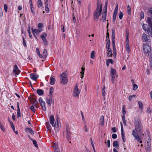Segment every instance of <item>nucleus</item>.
<instances>
[{
	"label": "nucleus",
	"instance_id": "f257e3e1",
	"mask_svg": "<svg viewBox=\"0 0 152 152\" xmlns=\"http://www.w3.org/2000/svg\"><path fill=\"white\" fill-rule=\"evenodd\" d=\"M97 8L94 11L93 14V18L95 21L98 20L99 17L102 13V4H100L99 2H97Z\"/></svg>",
	"mask_w": 152,
	"mask_h": 152
},
{
	"label": "nucleus",
	"instance_id": "f03ea898",
	"mask_svg": "<svg viewBox=\"0 0 152 152\" xmlns=\"http://www.w3.org/2000/svg\"><path fill=\"white\" fill-rule=\"evenodd\" d=\"M134 124L135 129L132 130V133H136L137 132H140L143 128L141 121L139 120H135Z\"/></svg>",
	"mask_w": 152,
	"mask_h": 152
},
{
	"label": "nucleus",
	"instance_id": "7ed1b4c3",
	"mask_svg": "<svg viewBox=\"0 0 152 152\" xmlns=\"http://www.w3.org/2000/svg\"><path fill=\"white\" fill-rule=\"evenodd\" d=\"M60 83L63 85H65L67 83L68 78L67 77L65 72H63L60 75Z\"/></svg>",
	"mask_w": 152,
	"mask_h": 152
},
{
	"label": "nucleus",
	"instance_id": "20e7f679",
	"mask_svg": "<svg viewBox=\"0 0 152 152\" xmlns=\"http://www.w3.org/2000/svg\"><path fill=\"white\" fill-rule=\"evenodd\" d=\"M143 49L145 54L149 53L151 52V47L148 44H144L143 45Z\"/></svg>",
	"mask_w": 152,
	"mask_h": 152
},
{
	"label": "nucleus",
	"instance_id": "39448f33",
	"mask_svg": "<svg viewBox=\"0 0 152 152\" xmlns=\"http://www.w3.org/2000/svg\"><path fill=\"white\" fill-rule=\"evenodd\" d=\"M66 138L67 140L68 141L70 140L72 133L70 131V128L68 125L66 126Z\"/></svg>",
	"mask_w": 152,
	"mask_h": 152
},
{
	"label": "nucleus",
	"instance_id": "423d86ee",
	"mask_svg": "<svg viewBox=\"0 0 152 152\" xmlns=\"http://www.w3.org/2000/svg\"><path fill=\"white\" fill-rule=\"evenodd\" d=\"M80 93V90L78 89L77 86H75L73 90V95L75 97H77L78 98L79 95Z\"/></svg>",
	"mask_w": 152,
	"mask_h": 152
},
{
	"label": "nucleus",
	"instance_id": "0eeeda50",
	"mask_svg": "<svg viewBox=\"0 0 152 152\" xmlns=\"http://www.w3.org/2000/svg\"><path fill=\"white\" fill-rule=\"evenodd\" d=\"M151 139H149L147 141V144L145 146V149L147 152H151Z\"/></svg>",
	"mask_w": 152,
	"mask_h": 152
},
{
	"label": "nucleus",
	"instance_id": "6e6552de",
	"mask_svg": "<svg viewBox=\"0 0 152 152\" xmlns=\"http://www.w3.org/2000/svg\"><path fill=\"white\" fill-rule=\"evenodd\" d=\"M142 38L143 41L146 42H150L151 39L149 36H148L145 34H143L142 37Z\"/></svg>",
	"mask_w": 152,
	"mask_h": 152
},
{
	"label": "nucleus",
	"instance_id": "1a4fd4ad",
	"mask_svg": "<svg viewBox=\"0 0 152 152\" xmlns=\"http://www.w3.org/2000/svg\"><path fill=\"white\" fill-rule=\"evenodd\" d=\"M133 136L136 140L138 142H140V143H142V139L141 137L136 133H132Z\"/></svg>",
	"mask_w": 152,
	"mask_h": 152
},
{
	"label": "nucleus",
	"instance_id": "9d476101",
	"mask_svg": "<svg viewBox=\"0 0 152 152\" xmlns=\"http://www.w3.org/2000/svg\"><path fill=\"white\" fill-rule=\"evenodd\" d=\"M20 71L17 65L15 64L14 67L13 72L15 73L16 75H18L20 72Z\"/></svg>",
	"mask_w": 152,
	"mask_h": 152
},
{
	"label": "nucleus",
	"instance_id": "9b49d317",
	"mask_svg": "<svg viewBox=\"0 0 152 152\" xmlns=\"http://www.w3.org/2000/svg\"><path fill=\"white\" fill-rule=\"evenodd\" d=\"M145 32L147 33L148 35L152 37V27H148L145 30Z\"/></svg>",
	"mask_w": 152,
	"mask_h": 152
},
{
	"label": "nucleus",
	"instance_id": "f8f14e48",
	"mask_svg": "<svg viewBox=\"0 0 152 152\" xmlns=\"http://www.w3.org/2000/svg\"><path fill=\"white\" fill-rule=\"evenodd\" d=\"M30 78L33 80H36L39 77V75L34 73H32L30 75Z\"/></svg>",
	"mask_w": 152,
	"mask_h": 152
},
{
	"label": "nucleus",
	"instance_id": "ddd939ff",
	"mask_svg": "<svg viewBox=\"0 0 152 152\" xmlns=\"http://www.w3.org/2000/svg\"><path fill=\"white\" fill-rule=\"evenodd\" d=\"M147 10L148 11L147 14L148 16V18H152V7H148Z\"/></svg>",
	"mask_w": 152,
	"mask_h": 152
},
{
	"label": "nucleus",
	"instance_id": "4468645a",
	"mask_svg": "<svg viewBox=\"0 0 152 152\" xmlns=\"http://www.w3.org/2000/svg\"><path fill=\"white\" fill-rule=\"evenodd\" d=\"M31 100L33 104L37 108H38V103L36 99L34 98H32Z\"/></svg>",
	"mask_w": 152,
	"mask_h": 152
},
{
	"label": "nucleus",
	"instance_id": "2eb2a0df",
	"mask_svg": "<svg viewBox=\"0 0 152 152\" xmlns=\"http://www.w3.org/2000/svg\"><path fill=\"white\" fill-rule=\"evenodd\" d=\"M112 42H115V30L114 28H113L112 30Z\"/></svg>",
	"mask_w": 152,
	"mask_h": 152
},
{
	"label": "nucleus",
	"instance_id": "dca6fc26",
	"mask_svg": "<svg viewBox=\"0 0 152 152\" xmlns=\"http://www.w3.org/2000/svg\"><path fill=\"white\" fill-rule=\"evenodd\" d=\"M104 116L103 115H102L100 117L99 121V124L101 125L102 126H103L104 125Z\"/></svg>",
	"mask_w": 152,
	"mask_h": 152
},
{
	"label": "nucleus",
	"instance_id": "f3484780",
	"mask_svg": "<svg viewBox=\"0 0 152 152\" xmlns=\"http://www.w3.org/2000/svg\"><path fill=\"white\" fill-rule=\"evenodd\" d=\"M107 7H106V8L105 9V10L104 13L102 14V20L103 22H105L106 19V15H107Z\"/></svg>",
	"mask_w": 152,
	"mask_h": 152
},
{
	"label": "nucleus",
	"instance_id": "a211bd4d",
	"mask_svg": "<svg viewBox=\"0 0 152 152\" xmlns=\"http://www.w3.org/2000/svg\"><path fill=\"white\" fill-rule=\"evenodd\" d=\"M60 122H58V118H56L55 121V124L54 123V125L52 126L54 127V128L57 127L58 128L60 126Z\"/></svg>",
	"mask_w": 152,
	"mask_h": 152
},
{
	"label": "nucleus",
	"instance_id": "6ab92c4d",
	"mask_svg": "<svg viewBox=\"0 0 152 152\" xmlns=\"http://www.w3.org/2000/svg\"><path fill=\"white\" fill-rule=\"evenodd\" d=\"M50 123L53 126L55 121V119L53 115H51L49 118Z\"/></svg>",
	"mask_w": 152,
	"mask_h": 152
},
{
	"label": "nucleus",
	"instance_id": "aec40b11",
	"mask_svg": "<svg viewBox=\"0 0 152 152\" xmlns=\"http://www.w3.org/2000/svg\"><path fill=\"white\" fill-rule=\"evenodd\" d=\"M121 135L122 136V138H125V134L124 132V129L123 128V126L122 124V123H121Z\"/></svg>",
	"mask_w": 152,
	"mask_h": 152
},
{
	"label": "nucleus",
	"instance_id": "412c9836",
	"mask_svg": "<svg viewBox=\"0 0 152 152\" xmlns=\"http://www.w3.org/2000/svg\"><path fill=\"white\" fill-rule=\"evenodd\" d=\"M48 0H45V10L46 12L49 13V9L48 7Z\"/></svg>",
	"mask_w": 152,
	"mask_h": 152
},
{
	"label": "nucleus",
	"instance_id": "4be33fe9",
	"mask_svg": "<svg viewBox=\"0 0 152 152\" xmlns=\"http://www.w3.org/2000/svg\"><path fill=\"white\" fill-rule=\"evenodd\" d=\"M52 102L51 96H50L49 98H47L46 99V102L49 105H50Z\"/></svg>",
	"mask_w": 152,
	"mask_h": 152
},
{
	"label": "nucleus",
	"instance_id": "5701e85b",
	"mask_svg": "<svg viewBox=\"0 0 152 152\" xmlns=\"http://www.w3.org/2000/svg\"><path fill=\"white\" fill-rule=\"evenodd\" d=\"M147 22L148 26L150 27H152V18H147Z\"/></svg>",
	"mask_w": 152,
	"mask_h": 152
},
{
	"label": "nucleus",
	"instance_id": "b1692460",
	"mask_svg": "<svg viewBox=\"0 0 152 152\" xmlns=\"http://www.w3.org/2000/svg\"><path fill=\"white\" fill-rule=\"evenodd\" d=\"M26 132H28L31 134H34V131L31 128H26Z\"/></svg>",
	"mask_w": 152,
	"mask_h": 152
},
{
	"label": "nucleus",
	"instance_id": "393cba45",
	"mask_svg": "<svg viewBox=\"0 0 152 152\" xmlns=\"http://www.w3.org/2000/svg\"><path fill=\"white\" fill-rule=\"evenodd\" d=\"M116 72L115 69L113 68H111L110 75H115Z\"/></svg>",
	"mask_w": 152,
	"mask_h": 152
},
{
	"label": "nucleus",
	"instance_id": "a878e982",
	"mask_svg": "<svg viewBox=\"0 0 152 152\" xmlns=\"http://www.w3.org/2000/svg\"><path fill=\"white\" fill-rule=\"evenodd\" d=\"M149 66L150 68L152 69V54H151L149 58Z\"/></svg>",
	"mask_w": 152,
	"mask_h": 152
},
{
	"label": "nucleus",
	"instance_id": "bb28decb",
	"mask_svg": "<svg viewBox=\"0 0 152 152\" xmlns=\"http://www.w3.org/2000/svg\"><path fill=\"white\" fill-rule=\"evenodd\" d=\"M108 53H107V56L108 57H112L113 54L112 53L111 50H107Z\"/></svg>",
	"mask_w": 152,
	"mask_h": 152
},
{
	"label": "nucleus",
	"instance_id": "cd10ccee",
	"mask_svg": "<svg viewBox=\"0 0 152 152\" xmlns=\"http://www.w3.org/2000/svg\"><path fill=\"white\" fill-rule=\"evenodd\" d=\"M55 78L52 76L50 77V84L51 85H53L55 83Z\"/></svg>",
	"mask_w": 152,
	"mask_h": 152
},
{
	"label": "nucleus",
	"instance_id": "c85d7f7f",
	"mask_svg": "<svg viewBox=\"0 0 152 152\" xmlns=\"http://www.w3.org/2000/svg\"><path fill=\"white\" fill-rule=\"evenodd\" d=\"M32 30L33 33H35L37 34H39L41 31V29L40 30H39V29L38 30L36 29H33L32 28Z\"/></svg>",
	"mask_w": 152,
	"mask_h": 152
},
{
	"label": "nucleus",
	"instance_id": "c756f323",
	"mask_svg": "<svg viewBox=\"0 0 152 152\" xmlns=\"http://www.w3.org/2000/svg\"><path fill=\"white\" fill-rule=\"evenodd\" d=\"M37 93L39 95L41 96L44 94V91L41 89H38L37 90Z\"/></svg>",
	"mask_w": 152,
	"mask_h": 152
},
{
	"label": "nucleus",
	"instance_id": "7c9ffc66",
	"mask_svg": "<svg viewBox=\"0 0 152 152\" xmlns=\"http://www.w3.org/2000/svg\"><path fill=\"white\" fill-rule=\"evenodd\" d=\"M113 147H115L116 148H118L119 147L118 141L116 140L113 141Z\"/></svg>",
	"mask_w": 152,
	"mask_h": 152
},
{
	"label": "nucleus",
	"instance_id": "2f4dec72",
	"mask_svg": "<svg viewBox=\"0 0 152 152\" xmlns=\"http://www.w3.org/2000/svg\"><path fill=\"white\" fill-rule=\"evenodd\" d=\"M138 104L139 105V108L142 110L143 109V104L141 102L139 101L138 102Z\"/></svg>",
	"mask_w": 152,
	"mask_h": 152
},
{
	"label": "nucleus",
	"instance_id": "473e14b6",
	"mask_svg": "<svg viewBox=\"0 0 152 152\" xmlns=\"http://www.w3.org/2000/svg\"><path fill=\"white\" fill-rule=\"evenodd\" d=\"M91 58L93 59H95V52L94 51H92L91 54Z\"/></svg>",
	"mask_w": 152,
	"mask_h": 152
},
{
	"label": "nucleus",
	"instance_id": "72a5a7b5",
	"mask_svg": "<svg viewBox=\"0 0 152 152\" xmlns=\"http://www.w3.org/2000/svg\"><path fill=\"white\" fill-rule=\"evenodd\" d=\"M81 70L82 71L80 72V73L82 74L81 75V79H83V75H84V71L85 70V68H83V67H82L81 68Z\"/></svg>",
	"mask_w": 152,
	"mask_h": 152
},
{
	"label": "nucleus",
	"instance_id": "f704fd0d",
	"mask_svg": "<svg viewBox=\"0 0 152 152\" xmlns=\"http://www.w3.org/2000/svg\"><path fill=\"white\" fill-rule=\"evenodd\" d=\"M126 48L127 52L128 53H129L130 51V48L129 46V44H126Z\"/></svg>",
	"mask_w": 152,
	"mask_h": 152
},
{
	"label": "nucleus",
	"instance_id": "c9c22d12",
	"mask_svg": "<svg viewBox=\"0 0 152 152\" xmlns=\"http://www.w3.org/2000/svg\"><path fill=\"white\" fill-rule=\"evenodd\" d=\"M41 106L42 108V110L44 111H45L46 110V108L45 107V103H42L41 104Z\"/></svg>",
	"mask_w": 152,
	"mask_h": 152
},
{
	"label": "nucleus",
	"instance_id": "e433bc0d",
	"mask_svg": "<svg viewBox=\"0 0 152 152\" xmlns=\"http://www.w3.org/2000/svg\"><path fill=\"white\" fill-rule=\"evenodd\" d=\"M53 145V146L54 149L55 150H56L58 148V145L57 143L55 142L54 143Z\"/></svg>",
	"mask_w": 152,
	"mask_h": 152
},
{
	"label": "nucleus",
	"instance_id": "4c0bfd02",
	"mask_svg": "<svg viewBox=\"0 0 152 152\" xmlns=\"http://www.w3.org/2000/svg\"><path fill=\"white\" fill-rule=\"evenodd\" d=\"M110 43H109V41H107V42L106 44V48L107 50H111V48H110Z\"/></svg>",
	"mask_w": 152,
	"mask_h": 152
},
{
	"label": "nucleus",
	"instance_id": "58836bf2",
	"mask_svg": "<svg viewBox=\"0 0 152 152\" xmlns=\"http://www.w3.org/2000/svg\"><path fill=\"white\" fill-rule=\"evenodd\" d=\"M32 141L33 144L34 145V146L37 148H38V147L37 145V141L34 140L33 139L32 140H31Z\"/></svg>",
	"mask_w": 152,
	"mask_h": 152
},
{
	"label": "nucleus",
	"instance_id": "ea45409f",
	"mask_svg": "<svg viewBox=\"0 0 152 152\" xmlns=\"http://www.w3.org/2000/svg\"><path fill=\"white\" fill-rule=\"evenodd\" d=\"M47 50L46 49H44L43 50V55L45 57V58L46 57H47Z\"/></svg>",
	"mask_w": 152,
	"mask_h": 152
},
{
	"label": "nucleus",
	"instance_id": "a19ab883",
	"mask_svg": "<svg viewBox=\"0 0 152 152\" xmlns=\"http://www.w3.org/2000/svg\"><path fill=\"white\" fill-rule=\"evenodd\" d=\"M111 77V81L113 84L115 83V75H110Z\"/></svg>",
	"mask_w": 152,
	"mask_h": 152
},
{
	"label": "nucleus",
	"instance_id": "79ce46f5",
	"mask_svg": "<svg viewBox=\"0 0 152 152\" xmlns=\"http://www.w3.org/2000/svg\"><path fill=\"white\" fill-rule=\"evenodd\" d=\"M0 128L3 132L5 131V127L1 123H0Z\"/></svg>",
	"mask_w": 152,
	"mask_h": 152
},
{
	"label": "nucleus",
	"instance_id": "37998d69",
	"mask_svg": "<svg viewBox=\"0 0 152 152\" xmlns=\"http://www.w3.org/2000/svg\"><path fill=\"white\" fill-rule=\"evenodd\" d=\"M45 125L48 130H49L50 129L51 126L48 122H46L45 123Z\"/></svg>",
	"mask_w": 152,
	"mask_h": 152
},
{
	"label": "nucleus",
	"instance_id": "c03bdc74",
	"mask_svg": "<svg viewBox=\"0 0 152 152\" xmlns=\"http://www.w3.org/2000/svg\"><path fill=\"white\" fill-rule=\"evenodd\" d=\"M38 7V8H39L40 7L42 6V2L41 0H38L37 1Z\"/></svg>",
	"mask_w": 152,
	"mask_h": 152
},
{
	"label": "nucleus",
	"instance_id": "a18cd8bd",
	"mask_svg": "<svg viewBox=\"0 0 152 152\" xmlns=\"http://www.w3.org/2000/svg\"><path fill=\"white\" fill-rule=\"evenodd\" d=\"M117 14L113 13V23H114L115 22Z\"/></svg>",
	"mask_w": 152,
	"mask_h": 152
},
{
	"label": "nucleus",
	"instance_id": "49530a36",
	"mask_svg": "<svg viewBox=\"0 0 152 152\" xmlns=\"http://www.w3.org/2000/svg\"><path fill=\"white\" fill-rule=\"evenodd\" d=\"M127 12L129 15H131V8L130 7L129 5L127 7Z\"/></svg>",
	"mask_w": 152,
	"mask_h": 152
},
{
	"label": "nucleus",
	"instance_id": "de8ad7c7",
	"mask_svg": "<svg viewBox=\"0 0 152 152\" xmlns=\"http://www.w3.org/2000/svg\"><path fill=\"white\" fill-rule=\"evenodd\" d=\"M113 45V52L116 51L115 42H112Z\"/></svg>",
	"mask_w": 152,
	"mask_h": 152
},
{
	"label": "nucleus",
	"instance_id": "09e8293b",
	"mask_svg": "<svg viewBox=\"0 0 152 152\" xmlns=\"http://www.w3.org/2000/svg\"><path fill=\"white\" fill-rule=\"evenodd\" d=\"M43 25L41 23H39L38 25V29L39 30L41 29V31L42 30V27H43Z\"/></svg>",
	"mask_w": 152,
	"mask_h": 152
},
{
	"label": "nucleus",
	"instance_id": "8fccbe9b",
	"mask_svg": "<svg viewBox=\"0 0 152 152\" xmlns=\"http://www.w3.org/2000/svg\"><path fill=\"white\" fill-rule=\"evenodd\" d=\"M11 126L13 131L15 130V127L12 121H10V123Z\"/></svg>",
	"mask_w": 152,
	"mask_h": 152
},
{
	"label": "nucleus",
	"instance_id": "3c124183",
	"mask_svg": "<svg viewBox=\"0 0 152 152\" xmlns=\"http://www.w3.org/2000/svg\"><path fill=\"white\" fill-rule=\"evenodd\" d=\"M136 97L135 95H132L130 96L129 97V100L130 101H131L133 98H134Z\"/></svg>",
	"mask_w": 152,
	"mask_h": 152
},
{
	"label": "nucleus",
	"instance_id": "603ef678",
	"mask_svg": "<svg viewBox=\"0 0 152 152\" xmlns=\"http://www.w3.org/2000/svg\"><path fill=\"white\" fill-rule=\"evenodd\" d=\"M106 61H107L109 63H111L112 64H113V59H109L106 60Z\"/></svg>",
	"mask_w": 152,
	"mask_h": 152
},
{
	"label": "nucleus",
	"instance_id": "864d4df0",
	"mask_svg": "<svg viewBox=\"0 0 152 152\" xmlns=\"http://www.w3.org/2000/svg\"><path fill=\"white\" fill-rule=\"evenodd\" d=\"M122 111H123V114L124 115L126 114V111L125 110V106L124 105L123 106Z\"/></svg>",
	"mask_w": 152,
	"mask_h": 152
},
{
	"label": "nucleus",
	"instance_id": "5fc2aeb1",
	"mask_svg": "<svg viewBox=\"0 0 152 152\" xmlns=\"http://www.w3.org/2000/svg\"><path fill=\"white\" fill-rule=\"evenodd\" d=\"M21 116L20 110H17V116L18 118L20 117Z\"/></svg>",
	"mask_w": 152,
	"mask_h": 152
},
{
	"label": "nucleus",
	"instance_id": "6e6d98bb",
	"mask_svg": "<svg viewBox=\"0 0 152 152\" xmlns=\"http://www.w3.org/2000/svg\"><path fill=\"white\" fill-rule=\"evenodd\" d=\"M123 15L124 14L122 12H119V18L120 19H121L122 18Z\"/></svg>",
	"mask_w": 152,
	"mask_h": 152
},
{
	"label": "nucleus",
	"instance_id": "4d7b16f0",
	"mask_svg": "<svg viewBox=\"0 0 152 152\" xmlns=\"http://www.w3.org/2000/svg\"><path fill=\"white\" fill-rule=\"evenodd\" d=\"M54 89L53 88V87H51L50 88V95H51L53 94V91Z\"/></svg>",
	"mask_w": 152,
	"mask_h": 152
},
{
	"label": "nucleus",
	"instance_id": "13d9d810",
	"mask_svg": "<svg viewBox=\"0 0 152 152\" xmlns=\"http://www.w3.org/2000/svg\"><path fill=\"white\" fill-rule=\"evenodd\" d=\"M140 16L141 19L142 18H144V13L142 11L140 12Z\"/></svg>",
	"mask_w": 152,
	"mask_h": 152
},
{
	"label": "nucleus",
	"instance_id": "bf43d9fd",
	"mask_svg": "<svg viewBox=\"0 0 152 152\" xmlns=\"http://www.w3.org/2000/svg\"><path fill=\"white\" fill-rule=\"evenodd\" d=\"M4 11L6 12L7 11L8 7L6 4H5L4 5Z\"/></svg>",
	"mask_w": 152,
	"mask_h": 152
},
{
	"label": "nucleus",
	"instance_id": "052dcab7",
	"mask_svg": "<svg viewBox=\"0 0 152 152\" xmlns=\"http://www.w3.org/2000/svg\"><path fill=\"white\" fill-rule=\"evenodd\" d=\"M133 90L134 91H135L138 88V86L137 85L134 84H133Z\"/></svg>",
	"mask_w": 152,
	"mask_h": 152
},
{
	"label": "nucleus",
	"instance_id": "680f3d73",
	"mask_svg": "<svg viewBox=\"0 0 152 152\" xmlns=\"http://www.w3.org/2000/svg\"><path fill=\"white\" fill-rule=\"evenodd\" d=\"M42 40L44 43V45H46L48 44V42L46 38L43 39Z\"/></svg>",
	"mask_w": 152,
	"mask_h": 152
},
{
	"label": "nucleus",
	"instance_id": "e2e57ef3",
	"mask_svg": "<svg viewBox=\"0 0 152 152\" xmlns=\"http://www.w3.org/2000/svg\"><path fill=\"white\" fill-rule=\"evenodd\" d=\"M23 44L25 47H26V40L24 39L23 37Z\"/></svg>",
	"mask_w": 152,
	"mask_h": 152
},
{
	"label": "nucleus",
	"instance_id": "0e129e2a",
	"mask_svg": "<svg viewBox=\"0 0 152 152\" xmlns=\"http://www.w3.org/2000/svg\"><path fill=\"white\" fill-rule=\"evenodd\" d=\"M47 36V34L46 33H44L43 34L41 35V37L42 39L45 38Z\"/></svg>",
	"mask_w": 152,
	"mask_h": 152
},
{
	"label": "nucleus",
	"instance_id": "69168bd1",
	"mask_svg": "<svg viewBox=\"0 0 152 152\" xmlns=\"http://www.w3.org/2000/svg\"><path fill=\"white\" fill-rule=\"evenodd\" d=\"M112 137L113 139H116L117 137V135L115 134H112Z\"/></svg>",
	"mask_w": 152,
	"mask_h": 152
},
{
	"label": "nucleus",
	"instance_id": "338daca9",
	"mask_svg": "<svg viewBox=\"0 0 152 152\" xmlns=\"http://www.w3.org/2000/svg\"><path fill=\"white\" fill-rule=\"evenodd\" d=\"M34 105H32L30 107V109L32 110V111L34 113H35V110L34 109Z\"/></svg>",
	"mask_w": 152,
	"mask_h": 152
},
{
	"label": "nucleus",
	"instance_id": "774afa93",
	"mask_svg": "<svg viewBox=\"0 0 152 152\" xmlns=\"http://www.w3.org/2000/svg\"><path fill=\"white\" fill-rule=\"evenodd\" d=\"M39 102L41 104H42V103H45L44 101H43V100L41 97L39 98Z\"/></svg>",
	"mask_w": 152,
	"mask_h": 152
}]
</instances>
